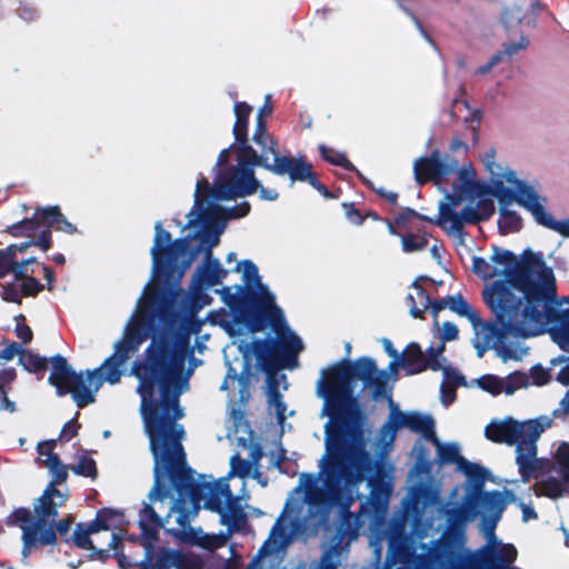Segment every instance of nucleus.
I'll return each mask as SVG.
<instances>
[{"label": "nucleus", "mask_w": 569, "mask_h": 569, "mask_svg": "<svg viewBox=\"0 0 569 569\" xmlns=\"http://www.w3.org/2000/svg\"><path fill=\"white\" fill-rule=\"evenodd\" d=\"M385 351L392 358L386 370H379L370 358L357 360L352 368L338 365L321 372L317 381V396L323 400L321 416L328 418L326 430V455L320 461L318 481L325 486L331 480L341 479L343 490H358L360 483L368 480L372 486L371 462L362 443L355 437L343 436L348 420L358 412L357 401L352 398L351 380L358 378L373 397H387V387L395 382L399 369L400 356L388 339L381 340Z\"/></svg>", "instance_id": "3"}, {"label": "nucleus", "mask_w": 569, "mask_h": 569, "mask_svg": "<svg viewBox=\"0 0 569 569\" xmlns=\"http://www.w3.org/2000/svg\"><path fill=\"white\" fill-rule=\"evenodd\" d=\"M204 214L196 204L194 210L188 216V228L194 229V237L200 241L201 249L206 251L202 264L197 268L192 277L189 291L166 288L164 284L170 280L181 279L192 263L194 253L188 250L187 240L172 242L171 234L162 229L160 221H157L150 249L152 279L139 299L171 335H186L187 351L190 356V336L198 332L194 317L210 303V298L204 291L219 284L228 273L219 260L212 258L211 249L214 246L206 241L208 231L203 223Z\"/></svg>", "instance_id": "4"}, {"label": "nucleus", "mask_w": 569, "mask_h": 569, "mask_svg": "<svg viewBox=\"0 0 569 569\" xmlns=\"http://www.w3.org/2000/svg\"><path fill=\"white\" fill-rule=\"evenodd\" d=\"M270 94L266 96V102L259 108L257 114L256 129L252 140L261 148L260 163L277 176H289V178H316L311 171V166L305 158H293L279 156L276 152L274 143L271 137L266 133L262 118L270 116L272 108L270 106Z\"/></svg>", "instance_id": "13"}, {"label": "nucleus", "mask_w": 569, "mask_h": 569, "mask_svg": "<svg viewBox=\"0 0 569 569\" xmlns=\"http://www.w3.org/2000/svg\"><path fill=\"white\" fill-rule=\"evenodd\" d=\"M501 19L507 28H513L522 21V9L518 4H512L502 12Z\"/></svg>", "instance_id": "44"}, {"label": "nucleus", "mask_w": 569, "mask_h": 569, "mask_svg": "<svg viewBox=\"0 0 569 569\" xmlns=\"http://www.w3.org/2000/svg\"><path fill=\"white\" fill-rule=\"evenodd\" d=\"M445 345H439L436 348H430L425 355L420 347L411 343L407 347L402 359H399V368L406 370L408 375L422 372L426 369L433 371H442V375L451 381L459 379V371L452 368L448 360L442 356Z\"/></svg>", "instance_id": "17"}, {"label": "nucleus", "mask_w": 569, "mask_h": 569, "mask_svg": "<svg viewBox=\"0 0 569 569\" xmlns=\"http://www.w3.org/2000/svg\"><path fill=\"white\" fill-rule=\"evenodd\" d=\"M8 525L21 528L23 540L22 557L23 559H26L30 555L31 548L37 542L36 526H38L39 523H36L33 521V519L31 518V512L29 510L18 509L12 515L9 516Z\"/></svg>", "instance_id": "24"}, {"label": "nucleus", "mask_w": 569, "mask_h": 569, "mask_svg": "<svg viewBox=\"0 0 569 569\" xmlns=\"http://www.w3.org/2000/svg\"><path fill=\"white\" fill-rule=\"evenodd\" d=\"M401 243L403 251L411 253L422 250L427 244V239L425 236H417L411 233L402 237Z\"/></svg>", "instance_id": "41"}, {"label": "nucleus", "mask_w": 569, "mask_h": 569, "mask_svg": "<svg viewBox=\"0 0 569 569\" xmlns=\"http://www.w3.org/2000/svg\"><path fill=\"white\" fill-rule=\"evenodd\" d=\"M310 184L317 189L325 198H333L330 192L320 183L319 180L311 179L309 180Z\"/></svg>", "instance_id": "57"}, {"label": "nucleus", "mask_w": 569, "mask_h": 569, "mask_svg": "<svg viewBox=\"0 0 569 569\" xmlns=\"http://www.w3.org/2000/svg\"><path fill=\"white\" fill-rule=\"evenodd\" d=\"M482 483H476L466 491L459 505L449 506L447 513L448 531L442 541L430 545L422 540L428 536L426 530L417 529L411 537H393L389 542V553L396 563L407 565L415 569H429L442 561L451 562L460 557L466 542L465 528L476 516L477 506L483 509L479 530L486 542L499 540L495 535L496 525L505 506L517 500L513 492H482Z\"/></svg>", "instance_id": "6"}, {"label": "nucleus", "mask_w": 569, "mask_h": 569, "mask_svg": "<svg viewBox=\"0 0 569 569\" xmlns=\"http://www.w3.org/2000/svg\"><path fill=\"white\" fill-rule=\"evenodd\" d=\"M561 319L562 322L552 329V339L561 349L569 351V313L562 315Z\"/></svg>", "instance_id": "32"}, {"label": "nucleus", "mask_w": 569, "mask_h": 569, "mask_svg": "<svg viewBox=\"0 0 569 569\" xmlns=\"http://www.w3.org/2000/svg\"><path fill=\"white\" fill-rule=\"evenodd\" d=\"M528 386V377L523 373H513L503 379V392L513 395L517 390Z\"/></svg>", "instance_id": "38"}, {"label": "nucleus", "mask_w": 569, "mask_h": 569, "mask_svg": "<svg viewBox=\"0 0 569 569\" xmlns=\"http://www.w3.org/2000/svg\"><path fill=\"white\" fill-rule=\"evenodd\" d=\"M229 421L233 431H229L228 437L243 448L250 449L251 461L233 456L230 459V471L227 477L216 480L211 476L199 475L194 478L192 471L186 467L182 446L180 445L178 461L167 447L160 479L158 481L154 473V486L149 493V503L142 509L139 520L144 540L150 542L154 539L156 531L148 523L152 521L161 525L182 541L206 549H217L226 542L224 536H210L190 526V520L200 508L219 513L220 523L228 529L229 535L244 527L246 508L256 516L263 513L246 503L249 493L244 482L246 478H253L261 487L267 486L258 466L262 456L261 450L253 446V435L240 411L232 410ZM153 472H156L154 468Z\"/></svg>", "instance_id": "1"}, {"label": "nucleus", "mask_w": 569, "mask_h": 569, "mask_svg": "<svg viewBox=\"0 0 569 569\" xmlns=\"http://www.w3.org/2000/svg\"><path fill=\"white\" fill-rule=\"evenodd\" d=\"M343 208H345V214L350 223L358 226L362 222V218L356 209H353L352 207L346 206V204L343 206Z\"/></svg>", "instance_id": "50"}, {"label": "nucleus", "mask_w": 569, "mask_h": 569, "mask_svg": "<svg viewBox=\"0 0 569 569\" xmlns=\"http://www.w3.org/2000/svg\"><path fill=\"white\" fill-rule=\"evenodd\" d=\"M113 511L117 513V516L111 518V522L116 526H111L107 531H109L111 529H121L126 525L123 515L119 511H116V510H113Z\"/></svg>", "instance_id": "55"}, {"label": "nucleus", "mask_w": 569, "mask_h": 569, "mask_svg": "<svg viewBox=\"0 0 569 569\" xmlns=\"http://www.w3.org/2000/svg\"><path fill=\"white\" fill-rule=\"evenodd\" d=\"M259 192L264 200H276L278 192L260 187L258 180H200L196 189V203L198 210L204 212L206 241L210 246H218L226 223L231 218H240L248 213L249 206L242 202L232 204L237 198Z\"/></svg>", "instance_id": "9"}, {"label": "nucleus", "mask_w": 569, "mask_h": 569, "mask_svg": "<svg viewBox=\"0 0 569 569\" xmlns=\"http://www.w3.org/2000/svg\"><path fill=\"white\" fill-rule=\"evenodd\" d=\"M402 427L416 432H427L432 427V418L417 412H400L391 406L389 419L372 440L371 447L377 456H383L391 449L397 430Z\"/></svg>", "instance_id": "16"}, {"label": "nucleus", "mask_w": 569, "mask_h": 569, "mask_svg": "<svg viewBox=\"0 0 569 569\" xmlns=\"http://www.w3.org/2000/svg\"><path fill=\"white\" fill-rule=\"evenodd\" d=\"M369 187L376 191L379 196L387 199L389 202L395 203L397 200V193L392 190L387 189L382 186V180H367Z\"/></svg>", "instance_id": "46"}, {"label": "nucleus", "mask_w": 569, "mask_h": 569, "mask_svg": "<svg viewBox=\"0 0 569 569\" xmlns=\"http://www.w3.org/2000/svg\"><path fill=\"white\" fill-rule=\"evenodd\" d=\"M147 332H150V343L144 351V360L134 363L132 371L139 380L140 410L159 480L167 447L178 461L180 440L184 436L182 426L176 422L182 417L178 399L188 389V380L198 366L187 351L186 335H171L138 300L122 339L114 343L113 355L91 373L101 383H118L121 368L139 350Z\"/></svg>", "instance_id": "2"}, {"label": "nucleus", "mask_w": 569, "mask_h": 569, "mask_svg": "<svg viewBox=\"0 0 569 569\" xmlns=\"http://www.w3.org/2000/svg\"><path fill=\"white\" fill-rule=\"evenodd\" d=\"M77 430H78V425L76 421H70L68 422L63 429H62V437L67 438V439H71L72 437L76 436L77 433Z\"/></svg>", "instance_id": "53"}, {"label": "nucleus", "mask_w": 569, "mask_h": 569, "mask_svg": "<svg viewBox=\"0 0 569 569\" xmlns=\"http://www.w3.org/2000/svg\"><path fill=\"white\" fill-rule=\"evenodd\" d=\"M233 111V134L240 146H231L219 153L213 168L214 178H254V167L261 163L260 154L248 144V120L252 108L246 102H236Z\"/></svg>", "instance_id": "12"}, {"label": "nucleus", "mask_w": 569, "mask_h": 569, "mask_svg": "<svg viewBox=\"0 0 569 569\" xmlns=\"http://www.w3.org/2000/svg\"><path fill=\"white\" fill-rule=\"evenodd\" d=\"M36 513H37V516L31 515V518L33 519V521L36 523H39L38 526H36L37 542L39 541L42 545L54 543L56 539H57L56 532L51 528H47V526L44 523V519L46 518H56L58 516V513L56 516H42V515H39L37 511H36Z\"/></svg>", "instance_id": "31"}, {"label": "nucleus", "mask_w": 569, "mask_h": 569, "mask_svg": "<svg viewBox=\"0 0 569 569\" xmlns=\"http://www.w3.org/2000/svg\"><path fill=\"white\" fill-rule=\"evenodd\" d=\"M16 13L24 22H31L38 17L34 4L27 0L17 1Z\"/></svg>", "instance_id": "43"}, {"label": "nucleus", "mask_w": 569, "mask_h": 569, "mask_svg": "<svg viewBox=\"0 0 569 569\" xmlns=\"http://www.w3.org/2000/svg\"><path fill=\"white\" fill-rule=\"evenodd\" d=\"M420 280L417 279L412 282L407 296L410 315L415 318H422L426 310L430 307V300L422 290Z\"/></svg>", "instance_id": "28"}, {"label": "nucleus", "mask_w": 569, "mask_h": 569, "mask_svg": "<svg viewBox=\"0 0 569 569\" xmlns=\"http://www.w3.org/2000/svg\"><path fill=\"white\" fill-rule=\"evenodd\" d=\"M341 557V550L337 547L325 549L323 556L318 563H313L310 569H336Z\"/></svg>", "instance_id": "34"}, {"label": "nucleus", "mask_w": 569, "mask_h": 569, "mask_svg": "<svg viewBox=\"0 0 569 569\" xmlns=\"http://www.w3.org/2000/svg\"><path fill=\"white\" fill-rule=\"evenodd\" d=\"M50 227L70 234L77 231L76 227L60 213L58 207H51L38 209L32 218L12 226L10 232L14 237L30 238L31 246H38L42 251H47L50 248Z\"/></svg>", "instance_id": "15"}, {"label": "nucleus", "mask_w": 569, "mask_h": 569, "mask_svg": "<svg viewBox=\"0 0 569 569\" xmlns=\"http://www.w3.org/2000/svg\"><path fill=\"white\" fill-rule=\"evenodd\" d=\"M430 252H431V256L433 259H436V260L439 259V250H438L437 246H432V248L430 249Z\"/></svg>", "instance_id": "63"}, {"label": "nucleus", "mask_w": 569, "mask_h": 569, "mask_svg": "<svg viewBox=\"0 0 569 569\" xmlns=\"http://www.w3.org/2000/svg\"><path fill=\"white\" fill-rule=\"evenodd\" d=\"M520 507H521V510H522V520L525 522H527V521H529L531 519H536L537 518L536 511L530 506L521 502Z\"/></svg>", "instance_id": "54"}, {"label": "nucleus", "mask_w": 569, "mask_h": 569, "mask_svg": "<svg viewBox=\"0 0 569 569\" xmlns=\"http://www.w3.org/2000/svg\"><path fill=\"white\" fill-rule=\"evenodd\" d=\"M496 355L503 362L509 360H522V358L527 355V348H525L521 343H509V345H499L496 347Z\"/></svg>", "instance_id": "30"}, {"label": "nucleus", "mask_w": 569, "mask_h": 569, "mask_svg": "<svg viewBox=\"0 0 569 569\" xmlns=\"http://www.w3.org/2000/svg\"><path fill=\"white\" fill-rule=\"evenodd\" d=\"M14 409V403L8 399L6 391L0 387V410L13 412Z\"/></svg>", "instance_id": "52"}, {"label": "nucleus", "mask_w": 569, "mask_h": 569, "mask_svg": "<svg viewBox=\"0 0 569 569\" xmlns=\"http://www.w3.org/2000/svg\"><path fill=\"white\" fill-rule=\"evenodd\" d=\"M552 418L541 416L527 421L511 417L491 421L485 430L486 437L516 448V465L523 482L540 477L532 490L537 497L558 499L569 486V442H561L551 460L539 459L537 441L551 427Z\"/></svg>", "instance_id": "8"}, {"label": "nucleus", "mask_w": 569, "mask_h": 569, "mask_svg": "<svg viewBox=\"0 0 569 569\" xmlns=\"http://www.w3.org/2000/svg\"><path fill=\"white\" fill-rule=\"evenodd\" d=\"M496 156L497 151L493 147L488 148L479 156V160L490 178H518L521 174L520 171L511 168L508 163L498 162Z\"/></svg>", "instance_id": "26"}, {"label": "nucleus", "mask_w": 569, "mask_h": 569, "mask_svg": "<svg viewBox=\"0 0 569 569\" xmlns=\"http://www.w3.org/2000/svg\"><path fill=\"white\" fill-rule=\"evenodd\" d=\"M28 267L29 266L24 267V274L21 278H16V280L20 282V287L24 296H33L42 289V286L38 280L28 276Z\"/></svg>", "instance_id": "42"}, {"label": "nucleus", "mask_w": 569, "mask_h": 569, "mask_svg": "<svg viewBox=\"0 0 569 569\" xmlns=\"http://www.w3.org/2000/svg\"><path fill=\"white\" fill-rule=\"evenodd\" d=\"M463 383V377L459 373V379L457 381H451L447 377L443 376V381L441 383V402L447 407L455 400V389L457 386Z\"/></svg>", "instance_id": "37"}, {"label": "nucleus", "mask_w": 569, "mask_h": 569, "mask_svg": "<svg viewBox=\"0 0 569 569\" xmlns=\"http://www.w3.org/2000/svg\"><path fill=\"white\" fill-rule=\"evenodd\" d=\"M472 269L483 279L506 278L487 286L483 299L507 335L527 338L543 333L547 327L552 335L562 315L569 313L549 308L556 287L552 269L529 250L518 259L508 250L495 248L488 259L473 258Z\"/></svg>", "instance_id": "5"}, {"label": "nucleus", "mask_w": 569, "mask_h": 569, "mask_svg": "<svg viewBox=\"0 0 569 569\" xmlns=\"http://www.w3.org/2000/svg\"><path fill=\"white\" fill-rule=\"evenodd\" d=\"M51 375L49 377L50 385L57 388L59 396L66 395V389L70 385L76 372H73L67 360L61 356H56L50 360Z\"/></svg>", "instance_id": "25"}, {"label": "nucleus", "mask_w": 569, "mask_h": 569, "mask_svg": "<svg viewBox=\"0 0 569 569\" xmlns=\"http://www.w3.org/2000/svg\"><path fill=\"white\" fill-rule=\"evenodd\" d=\"M56 440H46L38 445V463L51 473V481L43 493L34 500V511L42 516H56L57 509L68 499V489H58L57 485L68 479L69 467L64 465L54 451Z\"/></svg>", "instance_id": "14"}, {"label": "nucleus", "mask_w": 569, "mask_h": 569, "mask_svg": "<svg viewBox=\"0 0 569 569\" xmlns=\"http://www.w3.org/2000/svg\"><path fill=\"white\" fill-rule=\"evenodd\" d=\"M557 379L565 386L569 385V365L563 366L558 372Z\"/></svg>", "instance_id": "56"}, {"label": "nucleus", "mask_w": 569, "mask_h": 569, "mask_svg": "<svg viewBox=\"0 0 569 569\" xmlns=\"http://www.w3.org/2000/svg\"><path fill=\"white\" fill-rule=\"evenodd\" d=\"M21 287L19 284H9L3 287L2 297L8 302L20 303L21 302Z\"/></svg>", "instance_id": "47"}, {"label": "nucleus", "mask_w": 569, "mask_h": 569, "mask_svg": "<svg viewBox=\"0 0 569 569\" xmlns=\"http://www.w3.org/2000/svg\"><path fill=\"white\" fill-rule=\"evenodd\" d=\"M505 60H508L507 59V56L505 53V51H499L497 53H495L491 58H490V62H491V66H497L499 64L500 62L505 61Z\"/></svg>", "instance_id": "60"}, {"label": "nucleus", "mask_w": 569, "mask_h": 569, "mask_svg": "<svg viewBox=\"0 0 569 569\" xmlns=\"http://www.w3.org/2000/svg\"><path fill=\"white\" fill-rule=\"evenodd\" d=\"M21 348L17 343H12L0 351V361L7 362L12 360L16 356L21 355Z\"/></svg>", "instance_id": "49"}, {"label": "nucleus", "mask_w": 569, "mask_h": 569, "mask_svg": "<svg viewBox=\"0 0 569 569\" xmlns=\"http://www.w3.org/2000/svg\"><path fill=\"white\" fill-rule=\"evenodd\" d=\"M19 361L21 366L28 371L41 370L48 366L47 359L29 351H22Z\"/></svg>", "instance_id": "35"}, {"label": "nucleus", "mask_w": 569, "mask_h": 569, "mask_svg": "<svg viewBox=\"0 0 569 569\" xmlns=\"http://www.w3.org/2000/svg\"><path fill=\"white\" fill-rule=\"evenodd\" d=\"M483 187L480 180H456L448 202L441 207L440 224L459 230L466 223L477 222L492 211L491 198L499 200L500 211L509 216L508 207L517 203L531 213L535 221L550 230L569 236V220L557 221L546 210L547 199L523 180H490Z\"/></svg>", "instance_id": "7"}, {"label": "nucleus", "mask_w": 569, "mask_h": 569, "mask_svg": "<svg viewBox=\"0 0 569 569\" xmlns=\"http://www.w3.org/2000/svg\"><path fill=\"white\" fill-rule=\"evenodd\" d=\"M29 247H31V243L28 241L12 244L3 251L0 250V278L9 272H13L14 278H21L24 274V267L34 263L36 257L19 261L17 253L26 252Z\"/></svg>", "instance_id": "22"}, {"label": "nucleus", "mask_w": 569, "mask_h": 569, "mask_svg": "<svg viewBox=\"0 0 569 569\" xmlns=\"http://www.w3.org/2000/svg\"><path fill=\"white\" fill-rule=\"evenodd\" d=\"M455 172H458L457 178H476L477 176L471 163H465L459 168L456 159L441 154L437 150L427 157L416 159L413 162L415 178H446Z\"/></svg>", "instance_id": "19"}, {"label": "nucleus", "mask_w": 569, "mask_h": 569, "mask_svg": "<svg viewBox=\"0 0 569 569\" xmlns=\"http://www.w3.org/2000/svg\"><path fill=\"white\" fill-rule=\"evenodd\" d=\"M269 409L277 416L278 422L282 426L286 420V405L278 391L270 389L268 392Z\"/></svg>", "instance_id": "36"}, {"label": "nucleus", "mask_w": 569, "mask_h": 569, "mask_svg": "<svg viewBox=\"0 0 569 569\" xmlns=\"http://www.w3.org/2000/svg\"><path fill=\"white\" fill-rule=\"evenodd\" d=\"M17 336L24 342H29L32 339V331L31 329L23 325L18 322L17 323Z\"/></svg>", "instance_id": "51"}, {"label": "nucleus", "mask_w": 569, "mask_h": 569, "mask_svg": "<svg viewBox=\"0 0 569 569\" xmlns=\"http://www.w3.org/2000/svg\"><path fill=\"white\" fill-rule=\"evenodd\" d=\"M70 469L79 476L92 479L97 476L96 462L89 457H83L78 463L71 466Z\"/></svg>", "instance_id": "40"}, {"label": "nucleus", "mask_w": 569, "mask_h": 569, "mask_svg": "<svg viewBox=\"0 0 569 569\" xmlns=\"http://www.w3.org/2000/svg\"><path fill=\"white\" fill-rule=\"evenodd\" d=\"M435 326L438 327V330L440 332V339L442 340V343L446 341H453V340L458 339L459 331L455 323L443 322L441 326H439V323L436 322Z\"/></svg>", "instance_id": "45"}, {"label": "nucleus", "mask_w": 569, "mask_h": 569, "mask_svg": "<svg viewBox=\"0 0 569 569\" xmlns=\"http://www.w3.org/2000/svg\"><path fill=\"white\" fill-rule=\"evenodd\" d=\"M492 68H495V66H491V62L488 61L486 64L477 68L475 73L479 74V76H483V74L488 73Z\"/></svg>", "instance_id": "61"}, {"label": "nucleus", "mask_w": 569, "mask_h": 569, "mask_svg": "<svg viewBox=\"0 0 569 569\" xmlns=\"http://www.w3.org/2000/svg\"><path fill=\"white\" fill-rule=\"evenodd\" d=\"M114 516H117L114 511H102L99 513L96 521H93L88 528L78 527L73 533L74 543L82 549L96 550L100 556L111 549L117 550L120 541V536L118 533H107V549L96 537L101 531H107L111 526H114L111 522V518Z\"/></svg>", "instance_id": "20"}, {"label": "nucleus", "mask_w": 569, "mask_h": 569, "mask_svg": "<svg viewBox=\"0 0 569 569\" xmlns=\"http://www.w3.org/2000/svg\"><path fill=\"white\" fill-rule=\"evenodd\" d=\"M101 387V380L94 377L91 371L77 373L66 389V393H71L74 402L79 407H84L94 402V397Z\"/></svg>", "instance_id": "21"}, {"label": "nucleus", "mask_w": 569, "mask_h": 569, "mask_svg": "<svg viewBox=\"0 0 569 569\" xmlns=\"http://www.w3.org/2000/svg\"><path fill=\"white\" fill-rule=\"evenodd\" d=\"M199 558L180 551L163 549L157 553L156 561L150 569H201Z\"/></svg>", "instance_id": "23"}, {"label": "nucleus", "mask_w": 569, "mask_h": 569, "mask_svg": "<svg viewBox=\"0 0 569 569\" xmlns=\"http://www.w3.org/2000/svg\"><path fill=\"white\" fill-rule=\"evenodd\" d=\"M545 372H541L540 376L536 377L535 380H536V383L537 385H543L546 382V379H545Z\"/></svg>", "instance_id": "64"}, {"label": "nucleus", "mask_w": 569, "mask_h": 569, "mask_svg": "<svg viewBox=\"0 0 569 569\" xmlns=\"http://www.w3.org/2000/svg\"><path fill=\"white\" fill-rule=\"evenodd\" d=\"M472 385L481 388L482 390L493 396L503 392V379L497 376H483L481 378L473 380Z\"/></svg>", "instance_id": "33"}, {"label": "nucleus", "mask_w": 569, "mask_h": 569, "mask_svg": "<svg viewBox=\"0 0 569 569\" xmlns=\"http://www.w3.org/2000/svg\"><path fill=\"white\" fill-rule=\"evenodd\" d=\"M217 292L220 295L223 303L230 308V323L226 320L224 312L213 313V321L224 327L231 338L244 337V339H239L238 341L233 340L223 349L228 372L220 389L227 390L230 382L233 388L239 390L240 399L244 400L247 388L244 373L248 372L249 363L256 352L251 337L256 329L241 320L249 293L242 286L238 284L224 287L222 290H217Z\"/></svg>", "instance_id": "10"}, {"label": "nucleus", "mask_w": 569, "mask_h": 569, "mask_svg": "<svg viewBox=\"0 0 569 569\" xmlns=\"http://www.w3.org/2000/svg\"><path fill=\"white\" fill-rule=\"evenodd\" d=\"M446 308L452 310L461 317H466L469 321H475L476 316L478 315L459 295L447 297L437 302L433 306L435 316H437L440 310Z\"/></svg>", "instance_id": "29"}, {"label": "nucleus", "mask_w": 569, "mask_h": 569, "mask_svg": "<svg viewBox=\"0 0 569 569\" xmlns=\"http://www.w3.org/2000/svg\"><path fill=\"white\" fill-rule=\"evenodd\" d=\"M528 46V40L525 37H521L518 42L508 43L505 46V53L507 59L510 60L519 50L526 49Z\"/></svg>", "instance_id": "48"}, {"label": "nucleus", "mask_w": 569, "mask_h": 569, "mask_svg": "<svg viewBox=\"0 0 569 569\" xmlns=\"http://www.w3.org/2000/svg\"><path fill=\"white\" fill-rule=\"evenodd\" d=\"M451 151L468 150V146L459 138H453L450 143Z\"/></svg>", "instance_id": "58"}, {"label": "nucleus", "mask_w": 569, "mask_h": 569, "mask_svg": "<svg viewBox=\"0 0 569 569\" xmlns=\"http://www.w3.org/2000/svg\"><path fill=\"white\" fill-rule=\"evenodd\" d=\"M432 427L427 432H420L426 440L431 441L437 449V457L441 463H453L467 477L466 491L471 489L476 483H483L488 477V471L482 467L471 463L463 459L460 455V447L456 442H441L433 431Z\"/></svg>", "instance_id": "18"}, {"label": "nucleus", "mask_w": 569, "mask_h": 569, "mask_svg": "<svg viewBox=\"0 0 569 569\" xmlns=\"http://www.w3.org/2000/svg\"><path fill=\"white\" fill-rule=\"evenodd\" d=\"M560 411L562 413L569 412V390L566 397L561 400L560 408L555 411V416H557Z\"/></svg>", "instance_id": "59"}, {"label": "nucleus", "mask_w": 569, "mask_h": 569, "mask_svg": "<svg viewBox=\"0 0 569 569\" xmlns=\"http://www.w3.org/2000/svg\"><path fill=\"white\" fill-rule=\"evenodd\" d=\"M43 270H44V278H46V280L48 281V284H49L48 289L52 290L51 283L53 281V272H52V270H50V269H48L46 267H43Z\"/></svg>", "instance_id": "62"}, {"label": "nucleus", "mask_w": 569, "mask_h": 569, "mask_svg": "<svg viewBox=\"0 0 569 569\" xmlns=\"http://www.w3.org/2000/svg\"><path fill=\"white\" fill-rule=\"evenodd\" d=\"M320 152L322 157L330 161L333 164L341 166L347 169H353L352 164L348 161L346 156L335 149L328 148L326 146L320 147Z\"/></svg>", "instance_id": "39"}, {"label": "nucleus", "mask_w": 569, "mask_h": 569, "mask_svg": "<svg viewBox=\"0 0 569 569\" xmlns=\"http://www.w3.org/2000/svg\"><path fill=\"white\" fill-rule=\"evenodd\" d=\"M475 330L473 346L477 349L478 356L482 357L483 352L489 348L498 346V337L492 326L481 321L477 315L475 321H470Z\"/></svg>", "instance_id": "27"}, {"label": "nucleus", "mask_w": 569, "mask_h": 569, "mask_svg": "<svg viewBox=\"0 0 569 569\" xmlns=\"http://www.w3.org/2000/svg\"><path fill=\"white\" fill-rule=\"evenodd\" d=\"M236 272L244 282V290L257 300L263 316L269 320L279 339V349L283 353L280 362L286 368L297 366L296 357L303 350L302 340L289 328L284 321L283 312L274 305V298L261 283L258 267L250 260L237 263Z\"/></svg>", "instance_id": "11"}]
</instances>
